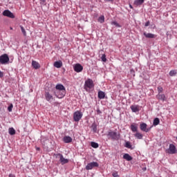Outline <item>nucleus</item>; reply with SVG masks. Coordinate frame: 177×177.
I'll return each mask as SVG.
<instances>
[{
    "label": "nucleus",
    "instance_id": "obj_13",
    "mask_svg": "<svg viewBox=\"0 0 177 177\" xmlns=\"http://www.w3.org/2000/svg\"><path fill=\"white\" fill-rule=\"evenodd\" d=\"M41 142L43 145V146H48V145H49V138L46 137H41Z\"/></svg>",
    "mask_w": 177,
    "mask_h": 177
},
{
    "label": "nucleus",
    "instance_id": "obj_16",
    "mask_svg": "<svg viewBox=\"0 0 177 177\" xmlns=\"http://www.w3.org/2000/svg\"><path fill=\"white\" fill-rule=\"evenodd\" d=\"M131 110L133 113H138L139 111V105H131L130 106Z\"/></svg>",
    "mask_w": 177,
    "mask_h": 177
},
{
    "label": "nucleus",
    "instance_id": "obj_33",
    "mask_svg": "<svg viewBox=\"0 0 177 177\" xmlns=\"http://www.w3.org/2000/svg\"><path fill=\"white\" fill-rule=\"evenodd\" d=\"M125 147H127V149H132V145H131V142L127 141L126 143H125V145H124Z\"/></svg>",
    "mask_w": 177,
    "mask_h": 177
},
{
    "label": "nucleus",
    "instance_id": "obj_4",
    "mask_svg": "<svg viewBox=\"0 0 177 177\" xmlns=\"http://www.w3.org/2000/svg\"><path fill=\"white\" fill-rule=\"evenodd\" d=\"M54 95L56 97H58V99H63V97L66 96V91L55 90L54 91Z\"/></svg>",
    "mask_w": 177,
    "mask_h": 177
},
{
    "label": "nucleus",
    "instance_id": "obj_37",
    "mask_svg": "<svg viewBox=\"0 0 177 177\" xmlns=\"http://www.w3.org/2000/svg\"><path fill=\"white\" fill-rule=\"evenodd\" d=\"M112 176L113 177H120V175H118V171H115L112 174Z\"/></svg>",
    "mask_w": 177,
    "mask_h": 177
},
{
    "label": "nucleus",
    "instance_id": "obj_48",
    "mask_svg": "<svg viewBox=\"0 0 177 177\" xmlns=\"http://www.w3.org/2000/svg\"><path fill=\"white\" fill-rule=\"evenodd\" d=\"M64 2H66V0H64Z\"/></svg>",
    "mask_w": 177,
    "mask_h": 177
},
{
    "label": "nucleus",
    "instance_id": "obj_15",
    "mask_svg": "<svg viewBox=\"0 0 177 177\" xmlns=\"http://www.w3.org/2000/svg\"><path fill=\"white\" fill-rule=\"evenodd\" d=\"M156 97L158 100H162V102H165V100H167V97H165V95L164 94H158Z\"/></svg>",
    "mask_w": 177,
    "mask_h": 177
},
{
    "label": "nucleus",
    "instance_id": "obj_5",
    "mask_svg": "<svg viewBox=\"0 0 177 177\" xmlns=\"http://www.w3.org/2000/svg\"><path fill=\"white\" fill-rule=\"evenodd\" d=\"M0 63L1 64H6L9 63V56L8 54H3L0 56Z\"/></svg>",
    "mask_w": 177,
    "mask_h": 177
},
{
    "label": "nucleus",
    "instance_id": "obj_6",
    "mask_svg": "<svg viewBox=\"0 0 177 177\" xmlns=\"http://www.w3.org/2000/svg\"><path fill=\"white\" fill-rule=\"evenodd\" d=\"M81 118H82V113L81 111H77L73 113V120L75 122H78Z\"/></svg>",
    "mask_w": 177,
    "mask_h": 177
},
{
    "label": "nucleus",
    "instance_id": "obj_47",
    "mask_svg": "<svg viewBox=\"0 0 177 177\" xmlns=\"http://www.w3.org/2000/svg\"><path fill=\"white\" fill-rule=\"evenodd\" d=\"M37 150H39V148H37Z\"/></svg>",
    "mask_w": 177,
    "mask_h": 177
},
{
    "label": "nucleus",
    "instance_id": "obj_22",
    "mask_svg": "<svg viewBox=\"0 0 177 177\" xmlns=\"http://www.w3.org/2000/svg\"><path fill=\"white\" fill-rule=\"evenodd\" d=\"M91 128H92L93 132H95V133L97 132V124H96V123L95 122L92 124Z\"/></svg>",
    "mask_w": 177,
    "mask_h": 177
},
{
    "label": "nucleus",
    "instance_id": "obj_41",
    "mask_svg": "<svg viewBox=\"0 0 177 177\" xmlns=\"http://www.w3.org/2000/svg\"><path fill=\"white\" fill-rule=\"evenodd\" d=\"M97 114H102V111L100 109H97Z\"/></svg>",
    "mask_w": 177,
    "mask_h": 177
},
{
    "label": "nucleus",
    "instance_id": "obj_20",
    "mask_svg": "<svg viewBox=\"0 0 177 177\" xmlns=\"http://www.w3.org/2000/svg\"><path fill=\"white\" fill-rule=\"evenodd\" d=\"M98 99H104V97H106V93H104V91H98Z\"/></svg>",
    "mask_w": 177,
    "mask_h": 177
},
{
    "label": "nucleus",
    "instance_id": "obj_19",
    "mask_svg": "<svg viewBox=\"0 0 177 177\" xmlns=\"http://www.w3.org/2000/svg\"><path fill=\"white\" fill-rule=\"evenodd\" d=\"M32 66L35 70H38V68L41 67L39 63H38L37 61H32Z\"/></svg>",
    "mask_w": 177,
    "mask_h": 177
},
{
    "label": "nucleus",
    "instance_id": "obj_49",
    "mask_svg": "<svg viewBox=\"0 0 177 177\" xmlns=\"http://www.w3.org/2000/svg\"><path fill=\"white\" fill-rule=\"evenodd\" d=\"M176 139H177V137H176Z\"/></svg>",
    "mask_w": 177,
    "mask_h": 177
},
{
    "label": "nucleus",
    "instance_id": "obj_9",
    "mask_svg": "<svg viewBox=\"0 0 177 177\" xmlns=\"http://www.w3.org/2000/svg\"><path fill=\"white\" fill-rule=\"evenodd\" d=\"M3 16H6V17H10V19H15V15L12 14V12L9 10H6L3 12Z\"/></svg>",
    "mask_w": 177,
    "mask_h": 177
},
{
    "label": "nucleus",
    "instance_id": "obj_36",
    "mask_svg": "<svg viewBox=\"0 0 177 177\" xmlns=\"http://www.w3.org/2000/svg\"><path fill=\"white\" fill-rule=\"evenodd\" d=\"M13 110V104H10V106L8 107V111L10 113Z\"/></svg>",
    "mask_w": 177,
    "mask_h": 177
},
{
    "label": "nucleus",
    "instance_id": "obj_39",
    "mask_svg": "<svg viewBox=\"0 0 177 177\" xmlns=\"http://www.w3.org/2000/svg\"><path fill=\"white\" fill-rule=\"evenodd\" d=\"M162 91H163L162 87H158V94H160L161 92H162Z\"/></svg>",
    "mask_w": 177,
    "mask_h": 177
},
{
    "label": "nucleus",
    "instance_id": "obj_3",
    "mask_svg": "<svg viewBox=\"0 0 177 177\" xmlns=\"http://www.w3.org/2000/svg\"><path fill=\"white\" fill-rule=\"evenodd\" d=\"M93 86H95V85L93 84V80H92L91 79H88L85 81L84 89H86V91L87 89H92Z\"/></svg>",
    "mask_w": 177,
    "mask_h": 177
},
{
    "label": "nucleus",
    "instance_id": "obj_29",
    "mask_svg": "<svg viewBox=\"0 0 177 177\" xmlns=\"http://www.w3.org/2000/svg\"><path fill=\"white\" fill-rule=\"evenodd\" d=\"M91 147H93V149H97V147H99V144H97V142H91Z\"/></svg>",
    "mask_w": 177,
    "mask_h": 177
},
{
    "label": "nucleus",
    "instance_id": "obj_45",
    "mask_svg": "<svg viewBox=\"0 0 177 177\" xmlns=\"http://www.w3.org/2000/svg\"><path fill=\"white\" fill-rule=\"evenodd\" d=\"M130 8H131V9H132V6L131 5H130Z\"/></svg>",
    "mask_w": 177,
    "mask_h": 177
},
{
    "label": "nucleus",
    "instance_id": "obj_26",
    "mask_svg": "<svg viewBox=\"0 0 177 177\" xmlns=\"http://www.w3.org/2000/svg\"><path fill=\"white\" fill-rule=\"evenodd\" d=\"M145 2V0H136L134 1V5H136V6H139V5H142Z\"/></svg>",
    "mask_w": 177,
    "mask_h": 177
},
{
    "label": "nucleus",
    "instance_id": "obj_34",
    "mask_svg": "<svg viewBox=\"0 0 177 177\" xmlns=\"http://www.w3.org/2000/svg\"><path fill=\"white\" fill-rule=\"evenodd\" d=\"M111 24L112 26H115V27H118V28L121 27L120 25V24H118V23L117 21H113L111 22Z\"/></svg>",
    "mask_w": 177,
    "mask_h": 177
},
{
    "label": "nucleus",
    "instance_id": "obj_30",
    "mask_svg": "<svg viewBox=\"0 0 177 177\" xmlns=\"http://www.w3.org/2000/svg\"><path fill=\"white\" fill-rule=\"evenodd\" d=\"M97 21L99 23H101V24H103L104 23V17L103 15L100 16L98 19H97Z\"/></svg>",
    "mask_w": 177,
    "mask_h": 177
},
{
    "label": "nucleus",
    "instance_id": "obj_24",
    "mask_svg": "<svg viewBox=\"0 0 177 177\" xmlns=\"http://www.w3.org/2000/svg\"><path fill=\"white\" fill-rule=\"evenodd\" d=\"M131 130L132 132H138V126L135 124H131Z\"/></svg>",
    "mask_w": 177,
    "mask_h": 177
},
{
    "label": "nucleus",
    "instance_id": "obj_44",
    "mask_svg": "<svg viewBox=\"0 0 177 177\" xmlns=\"http://www.w3.org/2000/svg\"><path fill=\"white\" fill-rule=\"evenodd\" d=\"M106 2H113V0H104Z\"/></svg>",
    "mask_w": 177,
    "mask_h": 177
},
{
    "label": "nucleus",
    "instance_id": "obj_21",
    "mask_svg": "<svg viewBox=\"0 0 177 177\" xmlns=\"http://www.w3.org/2000/svg\"><path fill=\"white\" fill-rule=\"evenodd\" d=\"M64 143H71L73 142V138L70 136H65L63 138Z\"/></svg>",
    "mask_w": 177,
    "mask_h": 177
},
{
    "label": "nucleus",
    "instance_id": "obj_7",
    "mask_svg": "<svg viewBox=\"0 0 177 177\" xmlns=\"http://www.w3.org/2000/svg\"><path fill=\"white\" fill-rule=\"evenodd\" d=\"M166 153H168V154H176V147L175 145L174 144H170Z\"/></svg>",
    "mask_w": 177,
    "mask_h": 177
},
{
    "label": "nucleus",
    "instance_id": "obj_40",
    "mask_svg": "<svg viewBox=\"0 0 177 177\" xmlns=\"http://www.w3.org/2000/svg\"><path fill=\"white\" fill-rule=\"evenodd\" d=\"M149 26H150V21H148L145 23V27H149Z\"/></svg>",
    "mask_w": 177,
    "mask_h": 177
},
{
    "label": "nucleus",
    "instance_id": "obj_1",
    "mask_svg": "<svg viewBox=\"0 0 177 177\" xmlns=\"http://www.w3.org/2000/svg\"><path fill=\"white\" fill-rule=\"evenodd\" d=\"M107 136H109L112 140H118L120 139V133H117V131H113L111 130L108 131Z\"/></svg>",
    "mask_w": 177,
    "mask_h": 177
},
{
    "label": "nucleus",
    "instance_id": "obj_31",
    "mask_svg": "<svg viewBox=\"0 0 177 177\" xmlns=\"http://www.w3.org/2000/svg\"><path fill=\"white\" fill-rule=\"evenodd\" d=\"M20 28L21 30V32L23 33L24 37H27V32H26V29H24V27L20 26Z\"/></svg>",
    "mask_w": 177,
    "mask_h": 177
},
{
    "label": "nucleus",
    "instance_id": "obj_17",
    "mask_svg": "<svg viewBox=\"0 0 177 177\" xmlns=\"http://www.w3.org/2000/svg\"><path fill=\"white\" fill-rule=\"evenodd\" d=\"M56 91H66V87L63 84H58L55 86Z\"/></svg>",
    "mask_w": 177,
    "mask_h": 177
},
{
    "label": "nucleus",
    "instance_id": "obj_18",
    "mask_svg": "<svg viewBox=\"0 0 177 177\" xmlns=\"http://www.w3.org/2000/svg\"><path fill=\"white\" fill-rule=\"evenodd\" d=\"M123 158L127 161H132V160H133V158H132V156H131L129 153H124L123 156Z\"/></svg>",
    "mask_w": 177,
    "mask_h": 177
},
{
    "label": "nucleus",
    "instance_id": "obj_35",
    "mask_svg": "<svg viewBox=\"0 0 177 177\" xmlns=\"http://www.w3.org/2000/svg\"><path fill=\"white\" fill-rule=\"evenodd\" d=\"M102 62H107V58H106V54H103L101 57Z\"/></svg>",
    "mask_w": 177,
    "mask_h": 177
},
{
    "label": "nucleus",
    "instance_id": "obj_46",
    "mask_svg": "<svg viewBox=\"0 0 177 177\" xmlns=\"http://www.w3.org/2000/svg\"><path fill=\"white\" fill-rule=\"evenodd\" d=\"M10 30H13V28H10Z\"/></svg>",
    "mask_w": 177,
    "mask_h": 177
},
{
    "label": "nucleus",
    "instance_id": "obj_28",
    "mask_svg": "<svg viewBox=\"0 0 177 177\" xmlns=\"http://www.w3.org/2000/svg\"><path fill=\"white\" fill-rule=\"evenodd\" d=\"M169 74L170 77H175V75H176V74H177L176 70L170 71Z\"/></svg>",
    "mask_w": 177,
    "mask_h": 177
},
{
    "label": "nucleus",
    "instance_id": "obj_23",
    "mask_svg": "<svg viewBox=\"0 0 177 177\" xmlns=\"http://www.w3.org/2000/svg\"><path fill=\"white\" fill-rule=\"evenodd\" d=\"M145 37L146 38H154L155 35L153 33H146V32H144Z\"/></svg>",
    "mask_w": 177,
    "mask_h": 177
},
{
    "label": "nucleus",
    "instance_id": "obj_25",
    "mask_svg": "<svg viewBox=\"0 0 177 177\" xmlns=\"http://www.w3.org/2000/svg\"><path fill=\"white\" fill-rule=\"evenodd\" d=\"M135 138H137V139H143V134L136 132V133L134 135Z\"/></svg>",
    "mask_w": 177,
    "mask_h": 177
},
{
    "label": "nucleus",
    "instance_id": "obj_8",
    "mask_svg": "<svg viewBox=\"0 0 177 177\" xmlns=\"http://www.w3.org/2000/svg\"><path fill=\"white\" fill-rule=\"evenodd\" d=\"M97 167H99V163H97V162H91L87 164V165L86 166V169L87 171H89V170L92 169L93 168H95Z\"/></svg>",
    "mask_w": 177,
    "mask_h": 177
},
{
    "label": "nucleus",
    "instance_id": "obj_2",
    "mask_svg": "<svg viewBox=\"0 0 177 177\" xmlns=\"http://www.w3.org/2000/svg\"><path fill=\"white\" fill-rule=\"evenodd\" d=\"M56 158H59V162H61L62 165H64V164H68V159L64 158L63 154L62 153H57L55 155Z\"/></svg>",
    "mask_w": 177,
    "mask_h": 177
},
{
    "label": "nucleus",
    "instance_id": "obj_38",
    "mask_svg": "<svg viewBox=\"0 0 177 177\" xmlns=\"http://www.w3.org/2000/svg\"><path fill=\"white\" fill-rule=\"evenodd\" d=\"M45 2H46V0H40V5L41 6H44V5H46V3H45Z\"/></svg>",
    "mask_w": 177,
    "mask_h": 177
},
{
    "label": "nucleus",
    "instance_id": "obj_10",
    "mask_svg": "<svg viewBox=\"0 0 177 177\" xmlns=\"http://www.w3.org/2000/svg\"><path fill=\"white\" fill-rule=\"evenodd\" d=\"M73 68L76 73H81V71H82V70H84V66H82L80 64H76L73 66Z\"/></svg>",
    "mask_w": 177,
    "mask_h": 177
},
{
    "label": "nucleus",
    "instance_id": "obj_42",
    "mask_svg": "<svg viewBox=\"0 0 177 177\" xmlns=\"http://www.w3.org/2000/svg\"><path fill=\"white\" fill-rule=\"evenodd\" d=\"M3 77V72L0 71V78H2Z\"/></svg>",
    "mask_w": 177,
    "mask_h": 177
},
{
    "label": "nucleus",
    "instance_id": "obj_11",
    "mask_svg": "<svg viewBox=\"0 0 177 177\" xmlns=\"http://www.w3.org/2000/svg\"><path fill=\"white\" fill-rule=\"evenodd\" d=\"M44 96L47 102H52V100H53V95H52L49 91H46Z\"/></svg>",
    "mask_w": 177,
    "mask_h": 177
},
{
    "label": "nucleus",
    "instance_id": "obj_27",
    "mask_svg": "<svg viewBox=\"0 0 177 177\" xmlns=\"http://www.w3.org/2000/svg\"><path fill=\"white\" fill-rule=\"evenodd\" d=\"M8 133L11 135H16V130L13 129V127H11L8 129Z\"/></svg>",
    "mask_w": 177,
    "mask_h": 177
},
{
    "label": "nucleus",
    "instance_id": "obj_14",
    "mask_svg": "<svg viewBox=\"0 0 177 177\" xmlns=\"http://www.w3.org/2000/svg\"><path fill=\"white\" fill-rule=\"evenodd\" d=\"M54 67H56V68H60L63 66V62L60 60L56 61L54 64Z\"/></svg>",
    "mask_w": 177,
    "mask_h": 177
},
{
    "label": "nucleus",
    "instance_id": "obj_32",
    "mask_svg": "<svg viewBox=\"0 0 177 177\" xmlns=\"http://www.w3.org/2000/svg\"><path fill=\"white\" fill-rule=\"evenodd\" d=\"M153 125L156 126V125H158V124H160V119L158 118H156L154 120H153Z\"/></svg>",
    "mask_w": 177,
    "mask_h": 177
},
{
    "label": "nucleus",
    "instance_id": "obj_12",
    "mask_svg": "<svg viewBox=\"0 0 177 177\" xmlns=\"http://www.w3.org/2000/svg\"><path fill=\"white\" fill-rule=\"evenodd\" d=\"M140 129L143 132H149L150 131V129H147V124L146 123H142L140 124Z\"/></svg>",
    "mask_w": 177,
    "mask_h": 177
},
{
    "label": "nucleus",
    "instance_id": "obj_43",
    "mask_svg": "<svg viewBox=\"0 0 177 177\" xmlns=\"http://www.w3.org/2000/svg\"><path fill=\"white\" fill-rule=\"evenodd\" d=\"M9 177H16L15 174H9Z\"/></svg>",
    "mask_w": 177,
    "mask_h": 177
}]
</instances>
